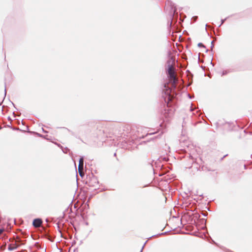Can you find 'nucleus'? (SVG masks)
<instances>
[{"label": "nucleus", "mask_w": 252, "mask_h": 252, "mask_svg": "<svg viewBox=\"0 0 252 252\" xmlns=\"http://www.w3.org/2000/svg\"><path fill=\"white\" fill-rule=\"evenodd\" d=\"M167 64L168 66L167 73L168 77L171 80H173L174 83H175L176 79L175 75V68L172 64L171 60L167 61Z\"/></svg>", "instance_id": "obj_1"}, {"label": "nucleus", "mask_w": 252, "mask_h": 252, "mask_svg": "<svg viewBox=\"0 0 252 252\" xmlns=\"http://www.w3.org/2000/svg\"><path fill=\"white\" fill-rule=\"evenodd\" d=\"M198 46L199 47H203L204 48H206V47L202 43H199L198 44Z\"/></svg>", "instance_id": "obj_6"}, {"label": "nucleus", "mask_w": 252, "mask_h": 252, "mask_svg": "<svg viewBox=\"0 0 252 252\" xmlns=\"http://www.w3.org/2000/svg\"><path fill=\"white\" fill-rule=\"evenodd\" d=\"M3 232V229H0V234H1Z\"/></svg>", "instance_id": "obj_11"}, {"label": "nucleus", "mask_w": 252, "mask_h": 252, "mask_svg": "<svg viewBox=\"0 0 252 252\" xmlns=\"http://www.w3.org/2000/svg\"><path fill=\"white\" fill-rule=\"evenodd\" d=\"M42 223V221L40 219H35L33 220L32 224L35 227L40 226Z\"/></svg>", "instance_id": "obj_3"}, {"label": "nucleus", "mask_w": 252, "mask_h": 252, "mask_svg": "<svg viewBox=\"0 0 252 252\" xmlns=\"http://www.w3.org/2000/svg\"><path fill=\"white\" fill-rule=\"evenodd\" d=\"M188 96H189V97L190 98H191V96H190V95L189 94H188Z\"/></svg>", "instance_id": "obj_12"}, {"label": "nucleus", "mask_w": 252, "mask_h": 252, "mask_svg": "<svg viewBox=\"0 0 252 252\" xmlns=\"http://www.w3.org/2000/svg\"><path fill=\"white\" fill-rule=\"evenodd\" d=\"M83 167H84V159L83 157L80 158L79 160L78 165V171L80 175L82 177L84 175L83 173Z\"/></svg>", "instance_id": "obj_2"}, {"label": "nucleus", "mask_w": 252, "mask_h": 252, "mask_svg": "<svg viewBox=\"0 0 252 252\" xmlns=\"http://www.w3.org/2000/svg\"><path fill=\"white\" fill-rule=\"evenodd\" d=\"M229 72V70H223L222 71L221 73H220V75L221 76H223V75H226L227 73H228Z\"/></svg>", "instance_id": "obj_5"}, {"label": "nucleus", "mask_w": 252, "mask_h": 252, "mask_svg": "<svg viewBox=\"0 0 252 252\" xmlns=\"http://www.w3.org/2000/svg\"><path fill=\"white\" fill-rule=\"evenodd\" d=\"M6 88H5V89H4V96L6 95Z\"/></svg>", "instance_id": "obj_10"}, {"label": "nucleus", "mask_w": 252, "mask_h": 252, "mask_svg": "<svg viewBox=\"0 0 252 252\" xmlns=\"http://www.w3.org/2000/svg\"><path fill=\"white\" fill-rule=\"evenodd\" d=\"M146 242H146L144 243V244L143 245V246H142V249H141V251H140V252H142V250H143V249L144 248V246L145 245V244H146Z\"/></svg>", "instance_id": "obj_9"}, {"label": "nucleus", "mask_w": 252, "mask_h": 252, "mask_svg": "<svg viewBox=\"0 0 252 252\" xmlns=\"http://www.w3.org/2000/svg\"><path fill=\"white\" fill-rule=\"evenodd\" d=\"M214 47V41H211V47L212 48Z\"/></svg>", "instance_id": "obj_8"}, {"label": "nucleus", "mask_w": 252, "mask_h": 252, "mask_svg": "<svg viewBox=\"0 0 252 252\" xmlns=\"http://www.w3.org/2000/svg\"><path fill=\"white\" fill-rule=\"evenodd\" d=\"M19 247V245H18L16 243L10 244L8 245L7 249H8V250L11 251L16 250Z\"/></svg>", "instance_id": "obj_4"}, {"label": "nucleus", "mask_w": 252, "mask_h": 252, "mask_svg": "<svg viewBox=\"0 0 252 252\" xmlns=\"http://www.w3.org/2000/svg\"><path fill=\"white\" fill-rule=\"evenodd\" d=\"M227 18H225L224 19H222L221 20V23L219 25V27H220V26L224 22V21L226 20Z\"/></svg>", "instance_id": "obj_7"}]
</instances>
